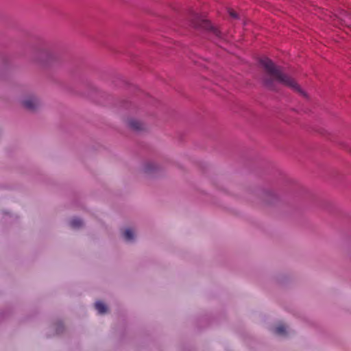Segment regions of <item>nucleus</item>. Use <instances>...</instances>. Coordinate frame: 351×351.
Segmentation results:
<instances>
[{"instance_id": "nucleus-8", "label": "nucleus", "mask_w": 351, "mask_h": 351, "mask_svg": "<svg viewBox=\"0 0 351 351\" xmlns=\"http://www.w3.org/2000/svg\"><path fill=\"white\" fill-rule=\"evenodd\" d=\"M274 332L278 335L283 336L287 333V328L284 325L280 324L275 328Z\"/></svg>"}, {"instance_id": "nucleus-1", "label": "nucleus", "mask_w": 351, "mask_h": 351, "mask_svg": "<svg viewBox=\"0 0 351 351\" xmlns=\"http://www.w3.org/2000/svg\"><path fill=\"white\" fill-rule=\"evenodd\" d=\"M259 62L266 73L263 78V82L267 88L270 90H277V85L281 84L288 86L293 90L299 92L302 95L306 96L305 93L295 80L283 73L281 68L276 66L270 59L267 57H263L260 59Z\"/></svg>"}, {"instance_id": "nucleus-4", "label": "nucleus", "mask_w": 351, "mask_h": 351, "mask_svg": "<svg viewBox=\"0 0 351 351\" xmlns=\"http://www.w3.org/2000/svg\"><path fill=\"white\" fill-rule=\"evenodd\" d=\"M123 236L126 241H132L134 239V233L130 228L125 229L123 232Z\"/></svg>"}, {"instance_id": "nucleus-10", "label": "nucleus", "mask_w": 351, "mask_h": 351, "mask_svg": "<svg viewBox=\"0 0 351 351\" xmlns=\"http://www.w3.org/2000/svg\"><path fill=\"white\" fill-rule=\"evenodd\" d=\"M228 13L232 18L238 19V14L234 10L230 9Z\"/></svg>"}, {"instance_id": "nucleus-9", "label": "nucleus", "mask_w": 351, "mask_h": 351, "mask_svg": "<svg viewBox=\"0 0 351 351\" xmlns=\"http://www.w3.org/2000/svg\"><path fill=\"white\" fill-rule=\"evenodd\" d=\"M154 168V165L153 164H147L145 166V171L146 172L151 171L152 169Z\"/></svg>"}, {"instance_id": "nucleus-5", "label": "nucleus", "mask_w": 351, "mask_h": 351, "mask_svg": "<svg viewBox=\"0 0 351 351\" xmlns=\"http://www.w3.org/2000/svg\"><path fill=\"white\" fill-rule=\"evenodd\" d=\"M129 126L134 130H141L143 129V124L137 120L132 119L128 123Z\"/></svg>"}, {"instance_id": "nucleus-3", "label": "nucleus", "mask_w": 351, "mask_h": 351, "mask_svg": "<svg viewBox=\"0 0 351 351\" xmlns=\"http://www.w3.org/2000/svg\"><path fill=\"white\" fill-rule=\"evenodd\" d=\"M38 104V101L35 97H29L23 101L24 106L29 110L34 109Z\"/></svg>"}, {"instance_id": "nucleus-2", "label": "nucleus", "mask_w": 351, "mask_h": 351, "mask_svg": "<svg viewBox=\"0 0 351 351\" xmlns=\"http://www.w3.org/2000/svg\"><path fill=\"white\" fill-rule=\"evenodd\" d=\"M195 20L197 21L193 22V25L196 28L204 29L205 30L209 31L213 33L216 37L221 38V33L217 29L215 26H213L211 23L206 19L199 16L197 14L195 16Z\"/></svg>"}, {"instance_id": "nucleus-7", "label": "nucleus", "mask_w": 351, "mask_h": 351, "mask_svg": "<svg viewBox=\"0 0 351 351\" xmlns=\"http://www.w3.org/2000/svg\"><path fill=\"white\" fill-rule=\"evenodd\" d=\"M82 224V221L79 218H73L70 221V226L73 228H79Z\"/></svg>"}, {"instance_id": "nucleus-6", "label": "nucleus", "mask_w": 351, "mask_h": 351, "mask_svg": "<svg viewBox=\"0 0 351 351\" xmlns=\"http://www.w3.org/2000/svg\"><path fill=\"white\" fill-rule=\"evenodd\" d=\"M95 307L99 314H104L107 311V306L100 301L95 302Z\"/></svg>"}]
</instances>
